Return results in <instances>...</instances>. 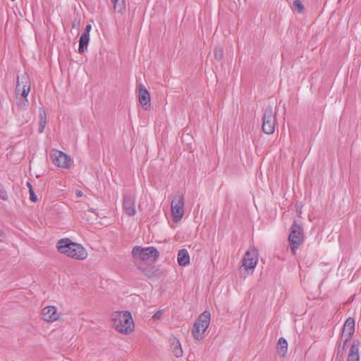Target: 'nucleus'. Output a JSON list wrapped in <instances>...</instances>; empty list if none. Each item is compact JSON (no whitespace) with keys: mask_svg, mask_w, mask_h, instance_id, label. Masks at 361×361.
<instances>
[{"mask_svg":"<svg viewBox=\"0 0 361 361\" xmlns=\"http://www.w3.org/2000/svg\"><path fill=\"white\" fill-rule=\"evenodd\" d=\"M56 247L59 252L78 260H83L87 257V252L80 244L72 242L69 238L59 240Z\"/></svg>","mask_w":361,"mask_h":361,"instance_id":"1","label":"nucleus"},{"mask_svg":"<svg viewBox=\"0 0 361 361\" xmlns=\"http://www.w3.org/2000/svg\"><path fill=\"white\" fill-rule=\"evenodd\" d=\"M113 326L119 333L128 335L134 330L135 324L129 311L116 312L112 315Z\"/></svg>","mask_w":361,"mask_h":361,"instance_id":"2","label":"nucleus"},{"mask_svg":"<svg viewBox=\"0 0 361 361\" xmlns=\"http://www.w3.org/2000/svg\"><path fill=\"white\" fill-rule=\"evenodd\" d=\"M211 314L208 310H204L195 320L191 329V334L197 341L203 338V334L209 326Z\"/></svg>","mask_w":361,"mask_h":361,"instance_id":"3","label":"nucleus"},{"mask_svg":"<svg viewBox=\"0 0 361 361\" xmlns=\"http://www.w3.org/2000/svg\"><path fill=\"white\" fill-rule=\"evenodd\" d=\"M258 262V250L255 248L247 250L243 258L242 267L239 269L240 276L246 278L252 274Z\"/></svg>","mask_w":361,"mask_h":361,"instance_id":"4","label":"nucleus"},{"mask_svg":"<svg viewBox=\"0 0 361 361\" xmlns=\"http://www.w3.org/2000/svg\"><path fill=\"white\" fill-rule=\"evenodd\" d=\"M131 254L133 259L142 262H148L152 259V262H154L159 257V252L154 247L135 246Z\"/></svg>","mask_w":361,"mask_h":361,"instance_id":"5","label":"nucleus"},{"mask_svg":"<svg viewBox=\"0 0 361 361\" xmlns=\"http://www.w3.org/2000/svg\"><path fill=\"white\" fill-rule=\"evenodd\" d=\"M291 252L295 255L300 245L304 242V233L302 225L294 221L288 235Z\"/></svg>","mask_w":361,"mask_h":361,"instance_id":"6","label":"nucleus"},{"mask_svg":"<svg viewBox=\"0 0 361 361\" xmlns=\"http://www.w3.org/2000/svg\"><path fill=\"white\" fill-rule=\"evenodd\" d=\"M171 209L173 221H180L184 214L183 195L177 194L173 197L171 203Z\"/></svg>","mask_w":361,"mask_h":361,"instance_id":"7","label":"nucleus"},{"mask_svg":"<svg viewBox=\"0 0 361 361\" xmlns=\"http://www.w3.org/2000/svg\"><path fill=\"white\" fill-rule=\"evenodd\" d=\"M276 118L271 107H267L264 112L262 130L264 133L271 135L274 132Z\"/></svg>","mask_w":361,"mask_h":361,"instance_id":"8","label":"nucleus"},{"mask_svg":"<svg viewBox=\"0 0 361 361\" xmlns=\"http://www.w3.org/2000/svg\"><path fill=\"white\" fill-rule=\"evenodd\" d=\"M30 91V80L27 73L18 76L15 92L20 94L22 97H27Z\"/></svg>","mask_w":361,"mask_h":361,"instance_id":"9","label":"nucleus"},{"mask_svg":"<svg viewBox=\"0 0 361 361\" xmlns=\"http://www.w3.org/2000/svg\"><path fill=\"white\" fill-rule=\"evenodd\" d=\"M50 157L53 164L58 167L68 168L71 164L70 157L61 151L53 149Z\"/></svg>","mask_w":361,"mask_h":361,"instance_id":"10","label":"nucleus"},{"mask_svg":"<svg viewBox=\"0 0 361 361\" xmlns=\"http://www.w3.org/2000/svg\"><path fill=\"white\" fill-rule=\"evenodd\" d=\"M122 206L127 215L130 216H134L136 213L135 197L130 193L123 194Z\"/></svg>","mask_w":361,"mask_h":361,"instance_id":"11","label":"nucleus"},{"mask_svg":"<svg viewBox=\"0 0 361 361\" xmlns=\"http://www.w3.org/2000/svg\"><path fill=\"white\" fill-rule=\"evenodd\" d=\"M355 332V319L353 317H348L343 325L341 339H345V342H348L352 338Z\"/></svg>","mask_w":361,"mask_h":361,"instance_id":"12","label":"nucleus"},{"mask_svg":"<svg viewBox=\"0 0 361 361\" xmlns=\"http://www.w3.org/2000/svg\"><path fill=\"white\" fill-rule=\"evenodd\" d=\"M138 98L142 107L146 111L149 110L151 106L149 92L142 84L138 86Z\"/></svg>","mask_w":361,"mask_h":361,"instance_id":"13","label":"nucleus"},{"mask_svg":"<svg viewBox=\"0 0 361 361\" xmlns=\"http://www.w3.org/2000/svg\"><path fill=\"white\" fill-rule=\"evenodd\" d=\"M42 319L46 322H54L58 319L59 316L56 308L54 306H48L42 310Z\"/></svg>","mask_w":361,"mask_h":361,"instance_id":"14","label":"nucleus"},{"mask_svg":"<svg viewBox=\"0 0 361 361\" xmlns=\"http://www.w3.org/2000/svg\"><path fill=\"white\" fill-rule=\"evenodd\" d=\"M360 341L354 340L350 347L347 361H359Z\"/></svg>","mask_w":361,"mask_h":361,"instance_id":"15","label":"nucleus"},{"mask_svg":"<svg viewBox=\"0 0 361 361\" xmlns=\"http://www.w3.org/2000/svg\"><path fill=\"white\" fill-rule=\"evenodd\" d=\"M177 262L180 267H185L190 264V256L186 249H181L178 251Z\"/></svg>","mask_w":361,"mask_h":361,"instance_id":"16","label":"nucleus"},{"mask_svg":"<svg viewBox=\"0 0 361 361\" xmlns=\"http://www.w3.org/2000/svg\"><path fill=\"white\" fill-rule=\"evenodd\" d=\"M171 342V348L173 355L176 357H180L183 355V350L180 345V343L178 339L176 337H172L170 338Z\"/></svg>","mask_w":361,"mask_h":361,"instance_id":"17","label":"nucleus"},{"mask_svg":"<svg viewBox=\"0 0 361 361\" xmlns=\"http://www.w3.org/2000/svg\"><path fill=\"white\" fill-rule=\"evenodd\" d=\"M89 42L90 36L82 34L79 39L78 52L80 54H83L87 50Z\"/></svg>","mask_w":361,"mask_h":361,"instance_id":"18","label":"nucleus"},{"mask_svg":"<svg viewBox=\"0 0 361 361\" xmlns=\"http://www.w3.org/2000/svg\"><path fill=\"white\" fill-rule=\"evenodd\" d=\"M39 133H42L44 131V129L46 126L47 123V114L43 108L39 109Z\"/></svg>","mask_w":361,"mask_h":361,"instance_id":"19","label":"nucleus"},{"mask_svg":"<svg viewBox=\"0 0 361 361\" xmlns=\"http://www.w3.org/2000/svg\"><path fill=\"white\" fill-rule=\"evenodd\" d=\"M114 9L116 12L123 13L126 11V1L125 0H113Z\"/></svg>","mask_w":361,"mask_h":361,"instance_id":"20","label":"nucleus"},{"mask_svg":"<svg viewBox=\"0 0 361 361\" xmlns=\"http://www.w3.org/2000/svg\"><path fill=\"white\" fill-rule=\"evenodd\" d=\"M347 343L348 342H345V340L344 339L343 343L341 342H340L338 344L337 353H336V360L340 361L341 360V358L343 357V355L344 354L345 348Z\"/></svg>","mask_w":361,"mask_h":361,"instance_id":"21","label":"nucleus"},{"mask_svg":"<svg viewBox=\"0 0 361 361\" xmlns=\"http://www.w3.org/2000/svg\"><path fill=\"white\" fill-rule=\"evenodd\" d=\"M277 348H278L280 352L283 353V354L284 355L287 352V349H288L287 341L284 338L281 337L278 341Z\"/></svg>","mask_w":361,"mask_h":361,"instance_id":"22","label":"nucleus"},{"mask_svg":"<svg viewBox=\"0 0 361 361\" xmlns=\"http://www.w3.org/2000/svg\"><path fill=\"white\" fill-rule=\"evenodd\" d=\"M292 9L298 13H303L305 8L300 0H295L293 4Z\"/></svg>","mask_w":361,"mask_h":361,"instance_id":"23","label":"nucleus"},{"mask_svg":"<svg viewBox=\"0 0 361 361\" xmlns=\"http://www.w3.org/2000/svg\"><path fill=\"white\" fill-rule=\"evenodd\" d=\"M16 104L20 110H25L27 108L29 102L27 97H23L17 101Z\"/></svg>","mask_w":361,"mask_h":361,"instance_id":"24","label":"nucleus"},{"mask_svg":"<svg viewBox=\"0 0 361 361\" xmlns=\"http://www.w3.org/2000/svg\"><path fill=\"white\" fill-rule=\"evenodd\" d=\"M143 274L147 278H152L156 276V271L149 268H139Z\"/></svg>","mask_w":361,"mask_h":361,"instance_id":"25","label":"nucleus"},{"mask_svg":"<svg viewBox=\"0 0 361 361\" xmlns=\"http://www.w3.org/2000/svg\"><path fill=\"white\" fill-rule=\"evenodd\" d=\"M214 58L216 60L220 61L223 58V56H224L223 48L221 47H216L214 50Z\"/></svg>","mask_w":361,"mask_h":361,"instance_id":"26","label":"nucleus"},{"mask_svg":"<svg viewBox=\"0 0 361 361\" xmlns=\"http://www.w3.org/2000/svg\"><path fill=\"white\" fill-rule=\"evenodd\" d=\"M8 196L7 192L1 183H0V199L2 200H8Z\"/></svg>","mask_w":361,"mask_h":361,"instance_id":"27","label":"nucleus"},{"mask_svg":"<svg viewBox=\"0 0 361 361\" xmlns=\"http://www.w3.org/2000/svg\"><path fill=\"white\" fill-rule=\"evenodd\" d=\"M29 192H30V200L33 202H36L37 200V197L32 189V187H30Z\"/></svg>","mask_w":361,"mask_h":361,"instance_id":"28","label":"nucleus"},{"mask_svg":"<svg viewBox=\"0 0 361 361\" xmlns=\"http://www.w3.org/2000/svg\"><path fill=\"white\" fill-rule=\"evenodd\" d=\"M162 314H163V310H159L156 313H154V314L152 316V319L154 321L159 320V319L161 318Z\"/></svg>","mask_w":361,"mask_h":361,"instance_id":"29","label":"nucleus"},{"mask_svg":"<svg viewBox=\"0 0 361 361\" xmlns=\"http://www.w3.org/2000/svg\"><path fill=\"white\" fill-rule=\"evenodd\" d=\"M91 29H92V25L90 24H87L85 26L84 32H83L82 34H85L86 35H89L90 36V32Z\"/></svg>","mask_w":361,"mask_h":361,"instance_id":"30","label":"nucleus"},{"mask_svg":"<svg viewBox=\"0 0 361 361\" xmlns=\"http://www.w3.org/2000/svg\"><path fill=\"white\" fill-rule=\"evenodd\" d=\"M82 192H81V191H80V190H78V191H77V195H78V196L80 197V196H82Z\"/></svg>","mask_w":361,"mask_h":361,"instance_id":"31","label":"nucleus"},{"mask_svg":"<svg viewBox=\"0 0 361 361\" xmlns=\"http://www.w3.org/2000/svg\"><path fill=\"white\" fill-rule=\"evenodd\" d=\"M27 185L29 188H30V187H32V185L29 182L27 183Z\"/></svg>","mask_w":361,"mask_h":361,"instance_id":"32","label":"nucleus"},{"mask_svg":"<svg viewBox=\"0 0 361 361\" xmlns=\"http://www.w3.org/2000/svg\"><path fill=\"white\" fill-rule=\"evenodd\" d=\"M3 235V232L0 229V236H2Z\"/></svg>","mask_w":361,"mask_h":361,"instance_id":"33","label":"nucleus"}]
</instances>
